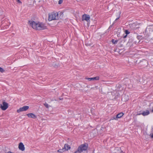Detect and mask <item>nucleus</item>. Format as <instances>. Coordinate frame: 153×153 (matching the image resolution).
Here are the masks:
<instances>
[{
	"label": "nucleus",
	"instance_id": "f257e3e1",
	"mask_svg": "<svg viewBox=\"0 0 153 153\" xmlns=\"http://www.w3.org/2000/svg\"><path fill=\"white\" fill-rule=\"evenodd\" d=\"M88 147V145L87 143H84L80 145L78 147L77 150L74 153H81L84 151H86Z\"/></svg>",
	"mask_w": 153,
	"mask_h": 153
},
{
	"label": "nucleus",
	"instance_id": "f03ea898",
	"mask_svg": "<svg viewBox=\"0 0 153 153\" xmlns=\"http://www.w3.org/2000/svg\"><path fill=\"white\" fill-rule=\"evenodd\" d=\"M61 13H59L55 12H52L48 14V20L51 21L53 20H57L59 19V14H61Z\"/></svg>",
	"mask_w": 153,
	"mask_h": 153
},
{
	"label": "nucleus",
	"instance_id": "7ed1b4c3",
	"mask_svg": "<svg viewBox=\"0 0 153 153\" xmlns=\"http://www.w3.org/2000/svg\"><path fill=\"white\" fill-rule=\"evenodd\" d=\"M116 92L118 94L117 95L118 96L123 93V88L120 85L116 86Z\"/></svg>",
	"mask_w": 153,
	"mask_h": 153
},
{
	"label": "nucleus",
	"instance_id": "20e7f679",
	"mask_svg": "<svg viewBox=\"0 0 153 153\" xmlns=\"http://www.w3.org/2000/svg\"><path fill=\"white\" fill-rule=\"evenodd\" d=\"M29 23L33 29L36 30H38L39 22H36L33 21H29Z\"/></svg>",
	"mask_w": 153,
	"mask_h": 153
},
{
	"label": "nucleus",
	"instance_id": "39448f33",
	"mask_svg": "<svg viewBox=\"0 0 153 153\" xmlns=\"http://www.w3.org/2000/svg\"><path fill=\"white\" fill-rule=\"evenodd\" d=\"M29 108V107L28 106H25L23 107L20 108L19 109L17 110V112L19 113L21 112L25 111L27 110Z\"/></svg>",
	"mask_w": 153,
	"mask_h": 153
},
{
	"label": "nucleus",
	"instance_id": "423d86ee",
	"mask_svg": "<svg viewBox=\"0 0 153 153\" xmlns=\"http://www.w3.org/2000/svg\"><path fill=\"white\" fill-rule=\"evenodd\" d=\"M90 16L86 14L83 15L82 17V21L85 20L87 22H88L90 21Z\"/></svg>",
	"mask_w": 153,
	"mask_h": 153
},
{
	"label": "nucleus",
	"instance_id": "0eeeda50",
	"mask_svg": "<svg viewBox=\"0 0 153 153\" xmlns=\"http://www.w3.org/2000/svg\"><path fill=\"white\" fill-rule=\"evenodd\" d=\"M46 28V26L44 24L39 22L38 30H42L45 29Z\"/></svg>",
	"mask_w": 153,
	"mask_h": 153
},
{
	"label": "nucleus",
	"instance_id": "6e6552de",
	"mask_svg": "<svg viewBox=\"0 0 153 153\" xmlns=\"http://www.w3.org/2000/svg\"><path fill=\"white\" fill-rule=\"evenodd\" d=\"M8 107V104L5 102H3V105H1V108L3 110H6Z\"/></svg>",
	"mask_w": 153,
	"mask_h": 153
},
{
	"label": "nucleus",
	"instance_id": "1a4fd4ad",
	"mask_svg": "<svg viewBox=\"0 0 153 153\" xmlns=\"http://www.w3.org/2000/svg\"><path fill=\"white\" fill-rule=\"evenodd\" d=\"M85 79H88L89 81L98 80H99V76H97L93 78H85Z\"/></svg>",
	"mask_w": 153,
	"mask_h": 153
},
{
	"label": "nucleus",
	"instance_id": "9d476101",
	"mask_svg": "<svg viewBox=\"0 0 153 153\" xmlns=\"http://www.w3.org/2000/svg\"><path fill=\"white\" fill-rule=\"evenodd\" d=\"M19 148L20 150L22 151H23L25 150V148L24 146L22 143H19Z\"/></svg>",
	"mask_w": 153,
	"mask_h": 153
},
{
	"label": "nucleus",
	"instance_id": "9b49d317",
	"mask_svg": "<svg viewBox=\"0 0 153 153\" xmlns=\"http://www.w3.org/2000/svg\"><path fill=\"white\" fill-rule=\"evenodd\" d=\"M149 114V111L146 110V111H143L142 113H139L138 114V115H140V114H142L143 116H146L148 115Z\"/></svg>",
	"mask_w": 153,
	"mask_h": 153
},
{
	"label": "nucleus",
	"instance_id": "f8f14e48",
	"mask_svg": "<svg viewBox=\"0 0 153 153\" xmlns=\"http://www.w3.org/2000/svg\"><path fill=\"white\" fill-rule=\"evenodd\" d=\"M27 115L28 117L34 119L36 117V116L35 114L32 113H29L27 114Z\"/></svg>",
	"mask_w": 153,
	"mask_h": 153
},
{
	"label": "nucleus",
	"instance_id": "ddd939ff",
	"mask_svg": "<svg viewBox=\"0 0 153 153\" xmlns=\"http://www.w3.org/2000/svg\"><path fill=\"white\" fill-rule=\"evenodd\" d=\"M63 148L65 151H66L70 149L71 147L68 144H65Z\"/></svg>",
	"mask_w": 153,
	"mask_h": 153
},
{
	"label": "nucleus",
	"instance_id": "4468645a",
	"mask_svg": "<svg viewBox=\"0 0 153 153\" xmlns=\"http://www.w3.org/2000/svg\"><path fill=\"white\" fill-rule=\"evenodd\" d=\"M124 114L122 112H121L120 113H119L118 114H117L116 117L117 118H120L121 117H122Z\"/></svg>",
	"mask_w": 153,
	"mask_h": 153
},
{
	"label": "nucleus",
	"instance_id": "2eb2a0df",
	"mask_svg": "<svg viewBox=\"0 0 153 153\" xmlns=\"http://www.w3.org/2000/svg\"><path fill=\"white\" fill-rule=\"evenodd\" d=\"M65 149H64V148H63L62 149H60L59 150H58V151H57V152H60V153H62L63 152H64V151H65Z\"/></svg>",
	"mask_w": 153,
	"mask_h": 153
},
{
	"label": "nucleus",
	"instance_id": "dca6fc26",
	"mask_svg": "<svg viewBox=\"0 0 153 153\" xmlns=\"http://www.w3.org/2000/svg\"><path fill=\"white\" fill-rule=\"evenodd\" d=\"M112 42L114 44H117L118 41L117 40H114V39L111 40Z\"/></svg>",
	"mask_w": 153,
	"mask_h": 153
},
{
	"label": "nucleus",
	"instance_id": "f3484780",
	"mask_svg": "<svg viewBox=\"0 0 153 153\" xmlns=\"http://www.w3.org/2000/svg\"><path fill=\"white\" fill-rule=\"evenodd\" d=\"M125 33L126 35H128L129 34L130 32L128 31V30H126L125 31Z\"/></svg>",
	"mask_w": 153,
	"mask_h": 153
},
{
	"label": "nucleus",
	"instance_id": "a211bd4d",
	"mask_svg": "<svg viewBox=\"0 0 153 153\" xmlns=\"http://www.w3.org/2000/svg\"><path fill=\"white\" fill-rule=\"evenodd\" d=\"M44 105L47 108H48L49 107L48 105V104H47V103H45V104H44Z\"/></svg>",
	"mask_w": 153,
	"mask_h": 153
},
{
	"label": "nucleus",
	"instance_id": "6ab92c4d",
	"mask_svg": "<svg viewBox=\"0 0 153 153\" xmlns=\"http://www.w3.org/2000/svg\"><path fill=\"white\" fill-rule=\"evenodd\" d=\"M63 2V0H59L58 1V4H61Z\"/></svg>",
	"mask_w": 153,
	"mask_h": 153
},
{
	"label": "nucleus",
	"instance_id": "aec40b11",
	"mask_svg": "<svg viewBox=\"0 0 153 153\" xmlns=\"http://www.w3.org/2000/svg\"><path fill=\"white\" fill-rule=\"evenodd\" d=\"M142 36H137V38L138 39H142Z\"/></svg>",
	"mask_w": 153,
	"mask_h": 153
},
{
	"label": "nucleus",
	"instance_id": "412c9836",
	"mask_svg": "<svg viewBox=\"0 0 153 153\" xmlns=\"http://www.w3.org/2000/svg\"><path fill=\"white\" fill-rule=\"evenodd\" d=\"M4 70L1 68L0 67V71L1 72H3L4 71Z\"/></svg>",
	"mask_w": 153,
	"mask_h": 153
},
{
	"label": "nucleus",
	"instance_id": "4be33fe9",
	"mask_svg": "<svg viewBox=\"0 0 153 153\" xmlns=\"http://www.w3.org/2000/svg\"><path fill=\"white\" fill-rule=\"evenodd\" d=\"M151 138L153 139V134H148Z\"/></svg>",
	"mask_w": 153,
	"mask_h": 153
},
{
	"label": "nucleus",
	"instance_id": "5701e85b",
	"mask_svg": "<svg viewBox=\"0 0 153 153\" xmlns=\"http://www.w3.org/2000/svg\"><path fill=\"white\" fill-rule=\"evenodd\" d=\"M120 17V15H119L118 17L117 18H116V19H115V21H116Z\"/></svg>",
	"mask_w": 153,
	"mask_h": 153
},
{
	"label": "nucleus",
	"instance_id": "b1692460",
	"mask_svg": "<svg viewBox=\"0 0 153 153\" xmlns=\"http://www.w3.org/2000/svg\"><path fill=\"white\" fill-rule=\"evenodd\" d=\"M120 17V15H119L118 17L117 18H116V19H115V21H116Z\"/></svg>",
	"mask_w": 153,
	"mask_h": 153
},
{
	"label": "nucleus",
	"instance_id": "393cba45",
	"mask_svg": "<svg viewBox=\"0 0 153 153\" xmlns=\"http://www.w3.org/2000/svg\"><path fill=\"white\" fill-rule=\"evenodd\" d=\"M17 2L19 3H22V2L20 0H17Z\"/></svg>",
	"mask_w": 153,
	"mask_h": 153
},
{
	"label": "nucleus",
	"instance_id": "a878e982",
	"mask_svg": "<svg viewBox=\"0 0 153 153\" xmlns=\"http://www.w3.org/2000/svg\"><path fill=\"white\" fill-rule=\"evenodd\" d=\"M127 97H128V96H126V95H124L123 96V98H122V100H123V98H125V97L127 98Z\"/></svg>",
	"mask_w": 153,
	"mask_h": 153
},
{
	"label": "nucleus",
	"instance_id": "bb28decb",
	"mask_svg": "<svg viewBox=\"0 0 153 153\" xmlns=\"http://www.w3.org/2000/svg\"><path fill=\"white\" fill-rule=\"evenodd\" d=\"M127 35H126H126L125 36H124V38H126V37H127Z\"/></svg>",
	"mask_w": 153,
	"mask_h": 153
},
{
	"label": "nucleus",
	"instance_id": "cd10ccee",
	"mask_svg": "<svg viewBox=\"0 0 153 153\" xmlns=\"http://www.w3.org/2000/svg\"><path fill=\"white\" fill-rule=\"evenodd\" d=\"M120 153H125L124 152H123V151H121V152Z\"/></svg>",
	"mask_w": 153,
	"mask_h": 153
},
{
	"label": "nucleus",
	"instance_id": "c85d7f7f",
	"mask_svg": "<svg viewBox=\"0 0 153 153\" xmlns=\"http://www.w3.org/2000/svg\"><path fill=\"white\" fill-rule=\"evenodd\" d=\"M1 105H2L1 104H0V108H1Z\"/></svg>",
	"mask_w": 153,
	"mask_h": 153
},
{
	"label": "nucleus",
	"instance_id": "c756f323",
	"mask_svg": "<svg viewBox=\"0 0 153 153\" xmlns=\"http://www.w3.org/2000/svg\"><path fill=\"white\" fill-rule=\"evenodd\" d=\"M128 99V98H127L126 100H124V101H126V100H128V99Z\"/></svg>",
	"mask_w": 153,
	"mask_h": 153
}]
</instances>
